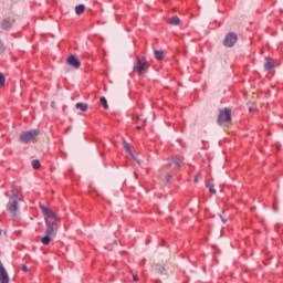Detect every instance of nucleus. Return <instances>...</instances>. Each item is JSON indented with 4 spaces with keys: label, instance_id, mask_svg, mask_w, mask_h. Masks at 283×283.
<instances>
[{
    "label": "nucleus",
    "instance_id": "f257e3e1",
    "mask_svg": "<svg viewBox=\"0 0 283 283\" xmlns=\"http://www.w3.org/2000/svg\"><path fill=\"white\" fill-rule=\"evenodd\" d=\"M40 210L44 216L46 227L45 235L41 239V242L44 247H48L52 242V238H56V233H59V222H61V219L56 217L54 211L43 205H40Z\"/></svg>",
    "mask_w": 283,
    "mask_h": 283
},
{
    "label": "nucleus",
    "instance_id": "f03ea898",
    "mask_svg": "<svg viewBox=\"0 0 283 283\" xmlns=\"http://www.w3.org/2000/svg\"><path fill=\"white\" fill-rule=\"evenodd\" d=\"M19 193H21V188L13 187L12 196L9 198V202L7 205V210L12 213L13 220H17V211H19Z\"/></svg>",
    "mask_w": 283,
    "mask_h": 283
},
{
    "label": "nucleus",
    "instance_id": "7ed1b4c3",
    "mask_svg": "<svg viewBox=\"0 0 283 283\" xmlns=\"http://www.w3.org/2000/svg\"><path fill=\"white\" fill-rule=\"evenodd\" d=\"M41 134L39 129L23 130L20 133V143L30 145V143H36V138Z\"/></svg>",
    "mask_w": 283,
    "mask_h": 283
},
{
    "label": "nucleus",
    "instance_id": "20e7f679",
    "mask_svg": "<svg viewBox=\"0 0 283 283\" xmlns=\"http://www.w3.org/2000/svg\"><path fill=\"white\" fill-rule=\"evenodd\" d=\"M133 70L134 72L138 73L139 76L145 74V72H147V57L137 56Z\"/></svg>",
    "mask_w": 283,
    "mask_h": 283
},
{
    "label": "nucleus",
    "instance_id": "39448f33",
    "mask_svg": "<svg viewBox=\"0 0 283 283\" xmlns=\"http://www.w3.org/2000/svg\"><path fill=\"white\" fill-rule=\"evenodd\" d=\"M217 123H218V125L231 124V108L220 109Z\"/></svg>",
    "mask_w": 283,
    "mask_h": 283
},
{
    "label": "nucleus",
    "instance_id": "423d86ee",
    "mask_svg": "<svg viewBox=\"0 0 283 283\" xmlns=\"http://www.w3.org/2000/svg\"><path fill=\"white\" fill-rule=\"evenodd\" d=\"M235 43H238V34H235V32H230L226 34V38L223 40V45L226 48H233Z\"/></svg>",
    "mask_w": 283,
    "mask_h": 283
},
{
    "label": "nucleus",
    "instance_id": "0eeeda50",
    "mask_svg": "<svg viewBox=\"0 0 283 283\" xmlns=\"http://www.w3.org/2000/svg\"><path fill=\"white\" fill-rule=\"evenodd\" d=\"M14 25V19L12 18H4L0 22V28L4 30L6 32H9V30H12V27Z\"/></svg>",
    "mask_w": 283,
    "mask_h": 283
},
{
    "label": "nucleus",
    "instance_id": "6e6552de",
    "mask_svg": "<svg viewBox=\"0 0 283 283\" xmlns=\"http://www.w3.org/2000/svg\"><path fill=\"white\" fill-rule=\"evenodd\" d=\"M66 63L70 65V67H74V70L81 69V61L75 55H70L66 60Z\"/></svg>",
    "mask_w": 283,
    "mask_h": 283
},
{
    "label": "nucleus",
    "instance_id": "1a4fd4ad",
    "mask_svg": "<svg viewBox=\"0 0 283 283\" xmlns=\"http://www.w3.org/2000/svg\"><path fill=\"white\" fill-rule=\"evenodd\" d=\"M0 283H10V276L8 271L3 266V263L0 261Z\"/></svg>",
    "mask_w": 283,
    "mask_h": 283
},
{
    "label": "nucleus",
    "instance_id": "9d476101",
    "mask_svg": "<svg viewBox=\"0 0 283 283\" xmlns=\"http://www.w3.org/2000/svg\"><path fill=\"white\" fill-rule=\"evenodd\" d=\"M274 67H275V60H273L272 57H266L264 62V70L269 72Z\"/></svg>",
    "mask_w": 283,
    "mask_h": 283
},
{
    "label": "nucleus",
    "instance_id": "9b49d317",
    "mask_svg": "<svg viewBox=\"0 0 283 283\" xmlns=\"http://www.w3.org/2000/svg\"><path fill=\"white\" fill-rule=\"evenodd\" d=\"M168 23L169 25H180V18L175 15L168 20Z\"/></svg>",
    "mask_w": 283,
    "mask_h": 283
},
{
    "label": "nucleus",
    "instance_id": "f8f14e48",
    "mask_svg": "<svg viewBox=\"0 0 283 283\" xmlns=\"http://www.w3.org/2000/svg\"><path fill=\"white\" fill-rule=\"evenodd\" d=\"M154 54H155V59H157V61H163V59H165V53L163 51L155 50Z\"/></svg>",
    "mask_w": 283,
    "mask_h": 283
},
{
    "label": "nucleus",
    "instance_id": "ddd939ff",
    "mask_svg": "<svg viewBox=\"0 0 283 283\" xmlns=\"http://www.w3.org/2000/svg\"><path fill=\"white\" fill-rule=\"evenodd\" d=\"M155 269H156V272H157V273H160L161 275H165V273H167V270L165 269V265L157 264V265L155 266Z\"/></svg>",
    "mask_w": 283,
    "mask_h": 283
},
{
    "label": "nucleus",
    "instance_id": "4468645a",
    "mask_svg": "<svg viewBox=\"0 0 283 283\" xmlns=\"http://www.w3.org/2000/svg\"><path fill=\"white\" fill-rule=\"evenodd\" d=\"M76 109H81V112H87V104L85 103H76Z\"/></svg>",
    "mask_w": 283,
    "mask_h": 283
},
{
    "label": "nucleus",
    "instance_id": "2eb2a0df",
    "mask_svg": "<svg viewBox=\"0 0 283 283\" xmlns=\"http://www.w3.org/2000/svg\"><path fill=\"white\" fill-rule=\"evenodd\" d=\"M75 12H76V14H83L85 12V6L84 4L76 6Z\"/></svg>",
    "mask_w": 283,
    "mask_h": 283
},
{
    "label": "nucleus",
    "instance_id": "dca6fc26",
    "mask_svg": "<svg viewBox=\"0 0 283 283\" xmlns=\"http://www.w3.org/2000/svg\"><path fill=\"white\" fill-rule=\"evenodd\" d=\"M33 169H41V161L39 159H34L31 163Z\"/></svg>",
    "mask_w": 283,
    "mask_h": 283
},
{
    "label": "nucleus",
    "instance_id": "f3484780",
    "mask_svg": "<svg viewBox=\"0 0 283 283\" xmlns=\"http://www.w3.org/2000/svg\"><path fill=\"white\" fill-rule=\"evenodd\" d=\"M99 103H102L104 109H109V105H107V98L101 97Z\"/></svg>",
    "mask_w": 283,
    "mask_h": 283
},
{
    "label": "nucleus",
    "instance_id": "a211bd4d",
    "mask_svg": "<svg viewBox=\"0 0 283 283\" xmlns=\"http://www.w3.org/2000/svg\"><path fill=\"white\" fill-rule=\"evenodd\" d=\"M206 187L209 189L210 193L216 195V186L214 185L207 182Z\"/></svg>",
    "mask_w": 283,
    "mask_h": 283
},
{
    "label": "nucleus",
    "instance_id": "6ab92c4d",
    "mask_svg": "<svg viewBox=\"0 0 283 283\" xmlns=\"http://www.w3.org/2000/svg\"><path fill=\"white\" fill-rule=\"evenodd\" d=\"M123 145H124V148L126 149V151H128V154H132V146L129 145V143L124 140Z\"/></svg>",
    "mask_w": 283,
    "mask_h": 283
},
{
    "label": "nucleus",
    "instance_id": "aec40b11",
    "mask_svg": "<svg viewBox=\"0 0 283 283\" xmlns=\"http://www.w3.org/2000/svg\"><path fill=\"white\" fill-rule=\"evenodd\" d=\"M169 166L170 167H175V168H180V161H177V160H171L170 163H169Z\"/></svg>",
    "mask_w": 283,
    "mask_h": 283
},
{
    "label": "nucleus",
    "instance_id": "412c9836",
    "mask_svg": "<svg viewBox=\"0 0 283 283\" xmlns=\"http://www.w3.org/2000/svg\"><path fill=\"white\" fill-rule=\"evenodd\" d=\"M6 85V75L3 73H0V87H3Z\"/></svg>",
    "mask_w": 283,
    "mask_h": 283
},
{
    "label": "nucleus",
    "instance_id": "4be33fe9",
    "mask_svg": "<svg viewBox=\"0 0 283 283\" xmlns=\"http://www.w3.org/2000/svg\"><path fill=\"white\" fill-rule=\"evenodd\" d=\"M6 52V45L3 44V41L0 40V54H3Z\"/></svg>",
    "mask_w": 283,
    "mask_h": 283
},
{
    "label": "nucleus",
    "instance_id": "5701e85b",
    "mask_svg": "<svg viewBox=\"0 0 283 283\" xmlns=\"http://www.w3.org/2000/svg\"><path fill=\"white\" fill-rule=\"evenodd\" d=\"M22 271H23V273H28V271H29L28 265H22Z\"/></svg>",
    "mask_w": 283,
    "mask_h": 283
},
{
    "label": "nucleus",
    "instance_id": "b1692460",
    "mask_svg": "<svg viewBox=\"0 0 283 283\" xmlns=\"http://www.w3.org/2000/svg\"><path fill=\"white\" fill-rule=\"evenodd\" d=\"M167 181H168V182L171 181V175H167Z\"/></svg>",
    "mask_w": 283,
    "mask_h": 283
},
{
    "label": "nucleus",
    "instance_id": "393cba45",
    "mask_svg": "<svg viewBox=\"0 0 283 283\" xmlns=\"http://www.w3.org/2000/svg\"><path fill=\"white\" fill-rule=\"evenodd\" d=\"M133 280H134V282H138V276H137V275H134V276H133Z\"/></svg>",
    "mask_w": 283,
    "mask_h": 283
},
{
    "label": "nucleus",
    "instance_id": "a878e982",
    "mask_svg": "<svg viewBox=\"0 0 283 283\" xmlns=\"http://www.w3.org/2000/svg\"><path fill=\"white\" fill-rule=\"evenodd\" d=\"M221 220H222L223 224H227V219L221 217Z\"/></svg>",
    "mask_w": 283,
    "mask_h": 283
},
{
    "label": "nucleus",
    "instance_id": "bb28decb",
    "mask_svg": "<svg viewBox=\"0 0 283 283\" xmlns=\"http://www.w3.org/2000/svg\"><path fill=\"white\" fill-rule=\"evenodd\" d=\"M136 129H137V130H140V126H136Z\"/></svg>",
    "mask_w": 283,
    "mask_h": 283
},
{
    "label": "nucleus",
    "instance_id": "cd10ccee",
    "mask_svg": "<svg viewBox=\"0 0 283 283\" xmlns=\"http://www.w3.org/2000/svg\"><path fill=\"white\" fill-rule=\"evenodd\" d=\"M0 234H1V230H0Z\"/></svg>",
    "mask_w": 283,
    "mask_h": 283
}]
</instances>
